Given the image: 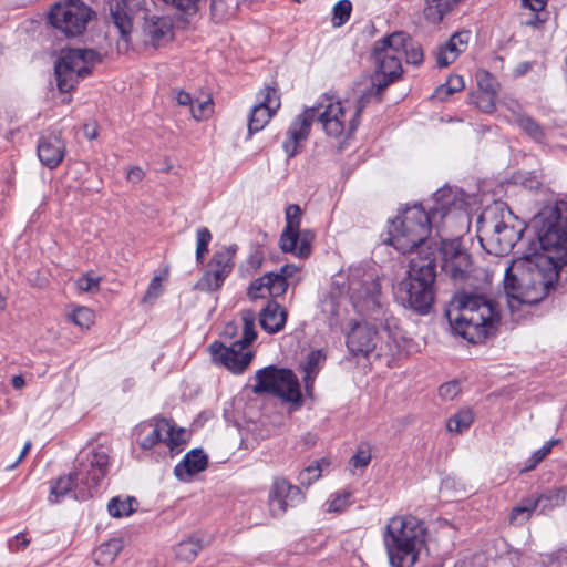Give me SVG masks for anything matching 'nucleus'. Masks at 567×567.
Instances as JSON below:
<instances>
[{
    "instance_id": "nucleus-55",
    "label": "nucleus",
    "mask_w": 567,
    "mask_h": 567,
    "mask_svg": "<svg viewBox=\"0 0 567 567\" xmlns=\"http://www.w3.org/2000/svg\"><path fill=\"white\" fill-rule=\"evenodd\" d=\"M324 359V355L321 350L311 351L307 357V367L306 370L308 373L317 370V367L321 360Z\"/></svg>"
},
{
    "instance_id": "nucleus-56",
    "label": "nucleus",
    "mask_w": 567,
    "mask_h": 567,
    "mask_svg": "<svg viewBox=\"0 0 567 567\" xmlns=\"http://www.w3.org/2000/svg\"><path fill=\"white\" fill-rule=\"evenodd\" d=\"M494 96L495 95H481L478 96L477 106L482 109L484 112H492L495 107L494 104Z\"/></svg>"
},
{
    "instance_id": "nucleus-27",
    "label": "nucleus",
    "mask_w": 567,
    "mask_h": 567,
    "mask_svg": "<svg viewBox=\"0 0 567 567\" xmlns=\"http://www.w3.org/2000/svg\"><path fill=\"white\" fill-rule=\"evenodd\" d=\"M470 32L462 31L454 33L450 40L439 48L436 53V64L439 68H445L457 59L456 50L453 48V42L457 40L462 47H466L470 40Z\"/></svg>"
},
{
    "instance_id": "nucleus-64",
    "label": "nucleus",
    "mask_w": 567,
    "mask_h": 567,
    "mask_svg": "<svg viewBox=\"0 0 567 567\" xmlns=\"http://www.w3.org/2000/svg\"><path fill=\"white\" fill-rule=\"evenodd\" d=\"M238 332V326L235 322H228L223 331V334L228 338H234Z\"/></svg>"
},
{
    "instance_id": "nucleus-48",
    "label": "nucleus",
    "mask_w": 567,
    "mask_h": 567,
    "mask_svg": "<svg viewBox=\"0 0 567 567\" xmlns=\"http://www.w3.org/2000/svg\"><path fill=\"white\" fill-rule=\"evenodd\" d=\"M321 475V467L319 463L309 465L303 471L300 472L298 480L301 485H311L315 481H317Z\"/></svg>"
},
{
    "instance_id": "nucleus-44",
    "label": "nucleus",
    "mask_w": 567,
    "mask_h": 567,
    "mask_svg": "<svg viewBox=\"0 0 567 567\" xmlns=\"http://www.w3.org/2000/svg\"><path fill=\"white\" fill-rule=\"evenodd\" d=\"M477 85L482 91V95H496L497 94V82L493 75L483 71L476 74Z\"/></svg>"
},
{
    "instance_id": "nucleus-24",
    "label": "nucleus",
    "mask_w": 567,
    "mask_h": 567,
    "mask_svg": "<svg viewBox=\"0 0 567 567\" xmlns=\"http://www.w3.org/2000/svg\"><path fill=\"white\" fill-rule=\"evenodd\" d=\"M349 290L358 299H371L374 301L380 293L381 286L379 279L372 274H363L362 279H360L359 274L353 272L349 277Z\"/></svg>"
},
{
    "instance_id": "nucleus-53",
    "label": "nucleus",
    "mask_w": 567,
    "mask_h": 567,
    "mask_svg": "<svg viewBox=\"0 0 567 567\" xmlns=\"http://www.w3.org/2000/svg\"><path fill=\"white\" fill-rule=\"evenodd\" d=\"M371 461V453L369 450L359 449L357 453L350 458V464L355 468L367 467Z\"/></svg>"
},
{
    "instance_id": "nucleus-12",
    "label": "nucleus",
    "mask_w": 567,
    "mask_h": 567,
    "mask_svg": "<svg viewBox=\"0 0 567 567\" xmlns=\"http://www.w3.org/2000/svg\"><path fill=\"white\" fill-rule=\"evenodd\" d=\"M95 12L81 0L55 3L49 13L51 25L68 38L84 33Z\"/></svg>"
},
{
    "instance_id": "nucleus-35",
    "label": "nucleus",
    "mask_w": 567,
    "mask_h": 567,
    "mask_svg": "<svg viewBox=\"0 0 567 567\" xmlns=\"http://www.w3.org/2000/svg\"><path fill=\"white\" fill-rule=\"evenodd\" d=\"M187 440L188 433L185 429H175V426L169 423V431L165 432L164 442L173 454L179 453Z\"/></svg>"
},
{
    "instance_id": "nucleus-23",
    "label": "nucleus",
    "mask_w": 567,
    "mask_h": 567,
    "mask_svg": "<svg viewBox=\"0 0 567 567\" xmlns=\"http://www.w3.org/2000/svg\"><path fill=\"white\" fill-rule=\"evenodd\" d=\"M301 215L299 205L291 204L286 208V227L280 236V248L284 251H293L297 248Z\"/></svg>"
},
{
    "instance_id": "nucleus-8",
    "label": "nucleus",
    "mask_w": 567,
    "mask_h": 567,
    "mask_svg": "<svg viewBox=\"0 0 567 567\" xmlns=\"http://www.w3.org/2000/svg\"><path fill=\"white\" fill-rule=\"evenodd\" d=\"M383 91L384 90H379V82L372 80L371 86L358 99L354 112L348 121H346V109L342 104L339 101L332 102L327 100L328 103L324 104V110L319 114V122L326 134L333 138L342 136H344L346 140L351 138L360 124L362 111L372 100L380 103L382 101Z\"/></svg>"
},
{
    "instance_id": "nucleus-6",
    "label": "nucleus",
    "mask_w": 567,
    "mask_h": 567,
    "mask_svg": "<svg viewBox=\"0 0 567 567\" xmlns=\"http://www.w3.org/2000/svg\"><path fill=\"white\" fill-rule=\"evenodd\" d=\"M107 472L109 455L104 451L87 453L79 461L73 472L52 482L48 499L51 504L59 503L73 491H78L74 498L92 497L93 489L99 487Z\"/></svg>"
},
{
    "instance_id": "nucleus-59",
    "label": "nucleus",
    "mask_w": 567,
    "mask_h": 567,
    "mask_svg": "<svg viewBox=\"0 0 567 567\" xmlns=\"http://www.w3.org/2000/svg\"><path fill=\"white\" fill-rule=\"evenodd\" d=\"M452 94H454V92L451 90V87H449V85L445 82L435 89L433 97H435L440 101H444Z\"/></svg>"
},
{
    "instance_id": "nucleus-50",
    "label": "nucleus",
    "mask_w": 567,
    "mask_h": 567,
    "mask_svg": "<svg viewBox=\"0 0 567 567\" xmlns=\"http://www.w3.org/2000/svg\"><path fill=\"white\" fill-rule=\"evenodd\" d=\"M213 112V101L210 97L207 100L197 103V105H192L190 113L192 116L196 121H202L207 118Z\"/></svg>"
},
{
    "instance_id": "nucleus-39",
    "label": "nucleus",
    "mask_w": 567,
    "mask_h": 567,
    "mask_svg": "<svg viewBox=\"0 0 567 567\" xmlns=\"http://www.w3.org/2000/svg\"><path fill=\"white\" fill-rule=\"evenodd\" d=\"M259 105H266L268 110L272 112H277L280 107V96L278 94V89L276 85H267L264 90H261L258 94Z\"/></svg>"
},
{
    "instance_id": "nucleus-20",
    "label": "nucleus",
    "mask_w": 567,
    "mask_h": 567,
    "mask_svg": "<svg viewBox=\"0 0 567 567\" xmlns=\"http://www.w3.org/2000/svg\"><path fill=\"white\" fill-rule=\"evenodd\" d=\"M37 153L43 166L54 169L64 158L65 144L60 134L52 133L41 136L38 142Z\"/></svg>"
},
{
    "instance_id": "nucleus-45",
    "label": "nucleus",
    "mask_w": 567,
    "mask_h": 567,
    "mask_svg": "<svg viewBox=\"0 0 567 567\" xmlns=\"http://www.w3.org/2000/svg\"><path fill=\"white\" fill-rule=\"evenodd\" d=\"M313 238H315V235L312 231H310V230L300 231L299 230L297 248H296V250H293L291 252L301 258L308 257L311 252V243H312Z\"/></svg>"
},
{
    "instance_id": "nucleus-15",
    "label": "nucleus",
    "mask_w": 567,
    "mask_h": 567,
    "mask_svg": "<svg viewBox=\"0 0 567 567\" xmlns=\"http://www.w3.org/2000/svg\"><path fill=\"white\" fill-rule=\"evenodd\" d=\"M305 499L301 488L281 476L274 478L268 493V506L274 517L282 516L289 507Z\"/></svg>"
},
{
    "instance_id": "nucleus-18",
    "label": "nucleus",
    "mask_w": 567,
    "mask_h": 567,
    "mask_svg": "<svg viewBox=\"0 0 567 567\" xmlns=\"http://www.w3.org/2000/svg\"><path fill=\"white\" fill-rule=\"evenodd\" d=\"M372 58L377 65L372 80L379 82V90H385L402 74L401 56L373 49Z\"/></svg>"
},
{
    "instance_id": "nucleus-7",
    "label": "nucleus",
    "mask_w": 567,
    "mask_h": 567,
    "mask_svg": "<svg viewBox=\"0 0 567 567\" xmlns=\"http://www.w3.org/2000/svg\"><path fill=\"white\" fill-rule=\"evenodd\" d=\"M512 212L504 204L487 207L477 219V237L486 252L494 256L508 255L523 237L525 227L511 224Z\"/></svg>"
},
{
    "instance_id": "nucleus-63",
    "label": "nucleus",
    "mask_w": 567,
    "mask_h": 567,
    "mask_svg": "<svg viewBox=\"0 0 567 567\" xmlns=\"http://www.w3.org/2000/svg\"><path fill=\"white\" fill-rule=\"evenodd\" d=\"M144 172L140 167H133L127 173V179L134 183L142 181Z\"/></svg>"
},
{
    "instance_id": "nucleus-61",
    "label": "nucleus",
    "mask_w": 567,
    "mask_h": 567,
    "mask_svg": "<svg viewBox=\"0 0 567 567\" xmlns=\"http://www.w3.org/2000/svg\"><path fill=\"white\" fill-rule=\"evenodd\" d=\"M29 544H30V539L29 538H27L22 534H18L14 537V543H10V547L13 550H23V549H25L28 547Z\"/></svg>"
},
{
    "instance_id": "nucleus-5",
    "label": "nucleus",
    "mask_w": 567,
    "mask_h": 567,
    "mask_svg": "<svg viewBox=\"0 0 567 567\" xmlns=\"http://www.w3.org/2000/svg\"><path fill=\"white\" fill-rule=\"evenodd\" d=\"M427 528L415 516H395L386 524L383 542L392 567H413L426 544Z\"/></svg>"
},
{
    "instance_id": "nucleus-32",
    "label": "nucleus",
    "mask_w": 567,
    "mask_h": 567,
    "mask_svg": "<svg viewBox=\"0 0 567 567\" xmlns=\"http://www.w3.org/2000/svg\"><path fill=\"white\" fill-rule=\"evenodd\" d=\"M275 112L267 109L266 105H255L248 118L249 135L260 132L274 116Z\"/></svg>"
},
{
    "instance_id": "nucleus-29",
    "label": "nucleus",
    "mask_w": 567,
    "mask_h": 567,
    "mask_svg": "<svg viewBox=\"0 0 567 567\" xmlns=\"http://www.w3.org/2000/svg\"><path fill=\"white\" fill-rule=\"evenodd\" d=\"M547 499V497H527L522 499L519 504L512 509L509 523L512 525H523L529 519L532 513L538 508V505Z\"/></svg>"
},
{
    "instance_id": "nucleus-60",
    "label": "nucleus",
    "mask_w": 567,
    "mask_h": 567,
    "mask_svg": "<svg viewBox=\"0 0 567 567\" xmlns=\"http://www.w3.org/2000/svg\"><path fill=\"white\" fill-rule=\"evenodd\" d=\"M176 92V102L178 105L182 106H189L192 109L193 99L188 92H185L183 90H177Z\"/></svg>"
},
{
    "instance_id": "nucleus-9",
    "label": "nucleus",
    "mask_w": 567,
    "mask_h": 567,
    "mask_svg": "<svg viewBox=\"0 0 567 567\" xmlns=\"http://www.w3.org/2000/svg\"><path fill=\"white\" fill-rule=\"evenodd\" d=\"M243 336L239 340L233 342L229 347H225L219 341H214L209 346L213 361L219 365L226 367L234 373H243L252 359V352H243L257 338L255 328L256 316L252 310H244L241 312Z\"/></svg>"
},
{
    "instance_id": "nucleus-4",
    "label": "nucleus",
    "mask_w": 567,
    "mask_h": 567,
    "mask_svg": "<svg viewBox=\"0 0 567 567\" xmlns=\"http://www.w3.org/2000/svg\"><path fill=\"white\" fill-rule=\"evenodd\" d=\"M455 308L447 311L452 330L471 343H482L497 332L498 306L482 296L461 295Z\"/></svg>"
},
{
    "instance_id": "nucleus-17",
    "label": "nucleus",
    "mask_w": 567,
    "mask_h": 567,
    "mask_svg": "<svg viewBox=\"0 0 567 567\" xmlns=\"http://www.w3.org/2000/svg\"><path fill=\"white\" fill-rule=\"evenodd\" d=\"M378 340L375 327L367 321L355 322L347 333V348L354 355L367 357L374 350Z\"/></svg>"
},
{
    "instance_id": "nucleus-28",
    "label": "nucleus",
    "mask_w": 567,
    "mask_h": 567,
    "mask_svg": "<svg viewBox=\"0 0 567 567\" xmlns=\"http://www.w3.org/2000/svg\"><path fill=\"white\" fill-rule=\"evenodd\" d=\"M412 41L411 37L403 31H395L390 35H386L374 43L373 49L398 54L401 56V52H404L409 43Z\"/></svg>"
},
{
    "instance_id": "nucleus-36",
    "label": "nucleus",
    "mask_w": 567,
    "mask_h": 567,
    "mask_svg": "<svg viewBox=\"0 0 567 567\" xmlns=\"http://www.w3.org/2000/svg\"><path fill=\"white\" fill-rule=\"evenodd\" d=\"M320 307L329 324H336L340 316V297L337 293L330 292L321 299Z\"/></svg>"
},
{
    "instance_id": "nucleus-46",
    "label": "nucleus",
    "mask_w": 567,
    "mask_h": 567,
    "mask_svg": "<svg viewBox=\"0 0 567 567\" xmlns=\"http://www.w3.org/2000/svg\"><path fill=\"white\" fill-rule=\"evenodd\" d=\"M212 234L208 228L202 227L197 230L196 259L202 262L204 255L208 251Z\"/></svg>"
},
{
    "instance_id": "nucleus-16",
    "label": "nucleus",
    "mask_w": 567,
    "mask_h": 567,
    "mask_svg": "<svg viewBox=\"0 0 567 567\" xmlns=\"http://www.w3.org/2000/svg\"><path fill=\"white\" fill-rule=\"evenodd\" d=\"M324 110V104L306 109L305 112L298 115L290 124L287 131V137L282 143V147L288 157L291 158L300 152V143L306 141L309 136L312 122Z\"/></svg>"
},
{
    "instance_id": "nucleus-14",
    "label": "nucleus",
    "mask_w": 567,
    "mask_h": 567,
    "mask_svg": "<svg viewBox=\"0 0 567 567\" xmlns=\"http://www.w3.org/2000/svg\"><path fill=\"white\" fill-rule=\"evenodd\" d=\"M297 271L293 265H285L278 272H267L255 279L249 285L247 295L251 300L265 298L272 299L282 296L288 289V278L292 277Z\"/></svg>"
},
{
    "instance_id": "nucleus-34",
    "label": "nucleus",
    "mask_w": 567,
    "mask_h": 567,
    "mask_svg": "<svg viewBox=\"0 0 567 567\" xmlns=\"http://www.w3.org/2000/svg\"><path fill=\"white\" fill-rule=\"evenodd\" d=\"M474 421V414L471 409H462L447 420L446 427L450 432L463 433L470 429Z\"/></svg>"
},
{
    "instance_id": "nucleus-21",
    "label": "nucleus",
    "mask_w": 567,
    "mask_h": 567,
    "mask_svg": "<svg viewBox=\"0 0 567 567\" xmlns=\"http://www.w3.org/2000/svg\"><path fill=\"white\" fill-rule=\"evenodd\" d=\"M168 431L169 421L167 419H154L138 424L135 429V436L143 449L150 450L158 442H164L165 432Z\"/></svg>"
},
{
    "instance_id": "nucleus-37",
    "label": "nucleus",
    "mask_w": 567,
    "mask_h": 567,
    "mask_svg": "<svg viewBox=\"0 0 567 567\" xmlns=\"http://www.w3.org/2000/svg\"><path fill=\"white\" fill-rule=\"evenodd\" d=\"M447 10V0H425L424 17L432 23L441 22Z\"/></svg>"
},
{
    "instance_id": "nucleus-33",
    "label": "nucleus",
    "mask_w": 567,
    "mask_h": 567,
    "mask_svg": "<svg viewBox=\"0 0 567 567\" xmlns=\"http://www.w3.org/2000/svg\"><path fill=\"white\" fill-rule=\"evenodd\" d=\"M202 549H203L202 540L192 537V538L181 542L175 547V556L181 561L190 563L198 556V554Z\"/></svg>"
},
{
    "instance_id": "nucleus-43",
    "label": "nucleus",
    "mask_w": 567,
    "mask_h": 567,
    "mask_svg": "<svg viewBox=\"0 0 567 567\" xmlns=\"http://www.w3.org/2000/svg\"><path fill=\"white\" fill-rule=\"evenodd\" d=\"M352 4L349 0H340L333 7L332 24L334 27L343 25L350 18Z\"/></svg>"
},
{
    "instance_id": "nucleus-58",
    "label": "nucleus",
    "mask_w": 567,
    "mask_h": 567,
    "mask_svg": "<svg viewBox=\"0 0 567 567\" xmlns=\"http://www.w3.org/2000/svg\"><path fill=\"white\" fill-rule=\"evenodd\" d=\"M446 84L454 93L462 91L465 86L463 78L457 74L450 75L446 80Z\"/></svg>"
},
{
    "instance_id": "nucleus-19",
    "label": "nucleus",
    "mask_w": 567,
    "mask_h": 567,
    "mask_svg": "<svg viewBox=\"0 0 567 567\" xmlns=\"http://www.w3.org/2000/svg\"><path fill=\"white\" fill-rule=\"evenodd\" d=\"M143 0H117L110 4L111 19L120 33V40L125 48L128 47L133 29V11L140 8Z\"/></svg>"
},
{
    "instance_id": "nucleus-38",
    "label": "nucleus",
    "mask_w": 567,
    "mask_h": 567,
    "mask_svg": "<svg viewBox=\"0 0 567 567\" xmlns=\"http://www.w3.org/2000/svg\"><path fill=\"white\" fill-rule=\"evenodd\" d=\"M133 503H136L134 497H126L121 499L120 497H113L107 505V509L111 516L121 518L131 515L134 512Z\"/></svg>"
},
{
    "instance_id": "nucleus-3",
    "label": "nucleus",
    "mask_w": 567,
    "mask_h": 567,
    "mask_svg": "<svg viewBox=\"0 0 567 567\" xmlns=\"http://www.w3.org/2000/svg\"><path fill=\"white\" fill-rule=\"evenodd\" d=\"M433 205L425 209L421 204L406 207L391 221L388 243L402 254L417 256L429 252V246L451 241L452 239L430 238L431 228H440L444 218L456 205L455 192L446 186L437 189L432 197Z\"/></svg>"
},
{
    "instance_id": "nucleus-26",
    "label": "nucleus",
    "mask_w": 567,
    "mask_h": 567,
    "mask_svg": "<svg viewBox=\"0 0 567 567\" xmlns=\"http://www.w3.org/2000/svg\"><path fill=\"white\" fill-rule=\"evenodd\" d=\"M144 31L153 45L158 47L173 37L172 23L166 17H152L146 20Z\"/></svg>"
},
{
    "instance_id": "nucleus-10",
    "label": "nucleus",
    "mask_w": 567,
    "mask_h": 567,
    "mask_svg": "<svg viewBox=\"0 0 567 567\" xmlns=\"http://www.w3.org/2000/svg\"><path fill=\"white\" fill-rule=\"evenodd\" d=\"M100 61V54L92 49L62 51L54 66L59 90L65 93L72 91L79 80L87 76L92 66Z\"/></svg>"
},
{
    "instance_id": "nucleus-2",
    "label": "nucleus",
    "mask_w": 567,
    "mask_h": 567,
    "mask_svg": "<svg viewBox=\"0 0 567 567\" xmlns=\"http://www.w3.org/2000/svg\"><path fill=\"white\" fill-rule=\"evenodd\" d=\"M427 248L425 255L411 257L406 277L394 288L395 300L417 315H426L433 305L437 258L442 271L454 280L464 279L472 265L471 255L458 238Z\"/></svg>"
},
{
    "instance_id": "nucleus-52",
    "label": "nucleus",
    "mask_w": 567,
    "mask_h": 567,
    "mask_svg": "<svg viewBox=\"0 0 567 567\" xmlns=\"http://www.w3.org/2000/svg\"><path fill=\"white\" fill-rule=\"evenodd\" d=\"M460 391H461L460 383L457 381H450V382L443 383L439 388V395L441 399H443L445 401H450V400H453L454 398H456V395L460 393Z\"/></svg>"
},
{
    "instance_id": "nucleus-30",
    "label": "nucleus",
    "mask_w": 567,
    "mask_h": 567,
    "mask_svg": "<svg viewBox=\"0 0 567 567\" xmlns=\"http://www.w3.org/2000/svg\"><path fill=\"white\" fill-rule=\"evenodd\" d=\"M122 549L123 540L121 538H112L100 545L94 551V559L99 565L111 564Z\"/></svg>"
},
{
    "instance_id": "nucleus-13",
    "label": "nucleus",
    "mask_w": 567,
    "mask_h": 567,
    "mask_svg": "<svg viewBox=\"0 0 567 567\" xmlns=\"http://www.w3.org/2000/svg\"><path fill=\"white\" fill-rule=\"evenodd\" d=\"M236 246L225 247L216 251L209 262L207 269L197 282V287L206 291H217L223 286L225 279L234 269V256Z\"/></svg>"
},
{
    "instance_id": "nucleus-1",
    "label": "nucleus",
    "mask_w": 567,
    "mask_h": 567,
    "mask_svg": "<svg viewBox=\"0 0 567 567\" xmlns=\"http://www.w3.org/2000/svg\"><path fill=\"white\" fill-rule=\"evenodd\" d=\"M564 200L544 206L530 220L534 238L524 254L506 268L504 289L519 303L536 305L556 288L567 266V216Z\"/></svg>"
},
{
    "instance_id": "nucleus-41",
    "label": "nucleus",
    "mask_w": 567,
    "mask_h": 567,
    "mask_svg": "<svg viewBox=\"0 0 567 567\" xmlns=\"http://www.w3.org/2000/svg\"><path fill=\"white\" fill-rule=\"evenodd\" d=\"M539 497H547V501L542 502V504L538 505V508L540 513H545L546 511H549L556 506H560L565 502L566 493L563 488L548 491L544 494H542Z\"/></svg>"
},
{
    "instance_id": "nucleus-42",
    "label": "nucleus",
    "mask_w": 567,
    "mask_h": 567,
    "mask_svg": "<svg viewBox=\"0 0 567 567\" xmlns=\"http://www.w3.org/2000/svg\"><path fill=\"white\" fill-rule=\"evenodd\" d=\"M352 493L350 491H342L336 493L333 498L328 502L327 512L329 513H342L352 504Z\"/></svg>"
},
{
    "instance_id": "nucleus-25",
    "label": "nucleus",
    "mask_w": 567,
    "mask_h": 567,
    "mask_svg": "<svg viewBox=\"0 0 567 567\" xmlns=\"http://www.w3.org/2000/svg\"><path fill=\"white\" fill-rule=\"evenodd\" d=\"M287 321V311L275 300H270L259 315L261 328L269 333L281 331Z\"/></svg>"
},
{
    "instance_id": "nucleus-11",
    "label": "nucleus",
    "mask_w": 567,
    "mask_h": 567,
    "mask_svg": "<svg viewBox=\"0 0 567 567\" xmlns=\"http://www.w3.org/2000/svg\"><path fill=\"white\" fill-rule=\"evenodd\" d=\"M255 379L256 384L252 386L255 394H272L286 402L298 404L302 401L298 378L289 369L268 365L258 370Z\"/></svg>"
},
{
    "instance_id": "nucleus-22",
    "label": "nucleus",
    "mask_w": 567,
    "mask_h": 567,
    "mask_svg": "<svg viewBox=\"0 0 567 567\" xmlns=\"http://www.w3.org/2000/svg\"><path fill=\"white\" fill-rule=\"evenodd\" d=\"M208 466V456L202 449H194L185 454L175 466L174 475L182 482H188L194 475L205 471Z\"/></svg>"
},
{
    "instance_id": "nucleus-40",
    "label": "nucleus",
    "mask_w": 567,
    "mask_h": 567,
    "mask_svg": "<svg viewBox=\"0 0 567 567\" xmlns=\"http://www.w3.org/2000/svg\"><path fill=\"white\" fill-rule=\"evenodd\" d=\"M559 442V440H550L546 442L539 450L535 451L532 456L526 461L520 473H526L536 468V466L550 453L551 449Z\"/></svg>"
},
{
    "instance_id": "nucleus-62",
    "label": "nucleus",
    "mask_w": 567,
    "mask_h": 567,
    "mask_svg": "<svg viewBox=\"0 0 567 567\" xmlns=\"http://www.w3.org/2000/svg\"><path fill=\"white\" fill-rule=\"evenodd\" d=\"M159 287H161L159 278L158 277L153 278L150 282V286L147 288L144 299L157 298Z\"/></svg>"
},
{
    "instance_id": "nucleus-51",
    "label": "nucleus",
    "mask_w": 567,
    "mask_h": 567,
    "mask_svg": "<svg viewBox=\"0 0 567 567\" xmlns=\"http://www.w3.org/2000/svg\"><path fill=\"white\" fill-rule=\"evenodd\" d=\"M542 12L543 11L530 10H528V12H520L518 16L520 24L524 27L539 28L545 22V19L540 17Z\"/></svg>"
},
{
    "instance_id": "nucleus-57",
    "label": "nucleus",
    "mask_w": 567,
    "mask_h": 567,
    "mask_svg": "<svg viewBox=\"0 0 567 567\" xmlns=\"http://www.w3.org/2000/svg\"><path fill=\"white\" fill-rule=\"evenodd\" d=\"M547 0H522V7L530 11H544Z\"/></svg>"
},
{
    "instance_id": "nucleus-54",
    "label": "nucleus",
    "mask_w": 567,
    "mask_h": 567,
    "mask_svg": "<svg viewBox=\"0 0 567 567\" xmlns=\"http://www.w3.org/2000/svg\"><path fill=\"white\" fill-rule=\"evenodd\" d=\"M101 279L89 275L80 277L76 281L78 288L82 291H92L99 288Z\"/></svg>"
},
{
    "instance_id": "nucleus-49",
    "label": "nucleus",
    "mask_w": 567,
    "mask_h": 567,
    "mask_svg": "<svg viewBox=\"0 0 567 567\" xmlns=\"http://www.w3.org/2000/svg\"><path fill=\"white\" fill-rule=\"evenodd\" d=\"M406 63L420 65L424 60L423 50L420 44L414 43L413 40L409 43L404 51Z\"/></svg>"
},
{
    "instance_id": "nucleus-31",
    "label": "nucleus",
    "mask_w": 567,
    "mask_h": 567,
    "mask_svg": "<svg viewBox=\"0 0 567 567\" xmlns=\"http://www.w3.org/2000/svg\"><path fill=\"white\" fill-rule=\"evenodd\" d=\"M513 121L535 142H543L545 134L540 125L529 115L513 112Z\"/></svg>"
},
{
    "instance_id": "nucleus-47",
    "label": "nucleus",
    "mask_w": 567,
    "mask_h": 567,
    "mask_svg": "<svg viewBox=\"0 0 567 567\" xmlns=\"http://www.w3.org/2000/svg\"><path fill=\"white\" fill-rule=\"evenodd\" d=\"M72 321L81 328H90L94 321V312L86 307L76 308L71 315Z\"/></svg>"
}]
</instances>
